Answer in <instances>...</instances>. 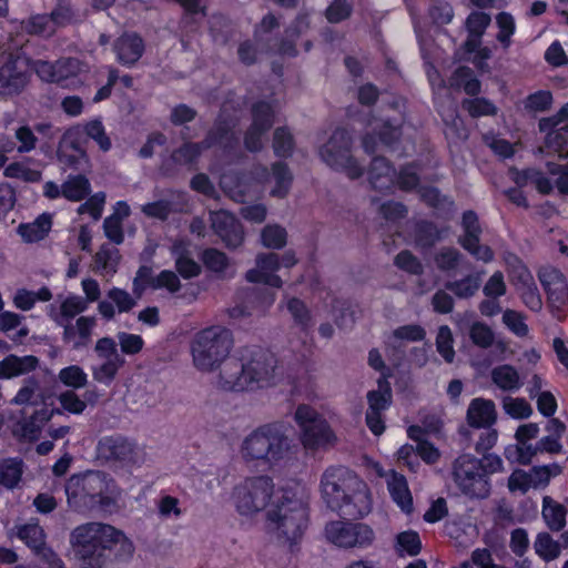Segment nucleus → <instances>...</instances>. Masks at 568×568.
<instances>
[{
  "instance_id": "obj_6",
  "label": "nucleus",
  "mask_w": 568,
  "mask_h": 568,
  "mask_svg": "<svg viewBox=\"0 0 568 568\" xmlns=\"http://www.w3.org/2000/svg\"><path fill=\"white\" fill-rule=\"evenodd\" d=\"M232 346V332L226 327L203 328L196 333L191 344L193 363L200 371L212 372L229 356Z\"/></svg>"
},
{
  "instance_id": "obj_41",
  "label": "nucleus",
  "mask_w": 568,
  "mask_h": 568,
  "mask_svg": "<svg viewBox=\"0 0 568 568\" xmlns=\"http://www.w3.org/2000/svg\"><path fill=\"white\" fill-rule=\"evenodd\" d=\"M295 139L287 126H277L273 132L272 149L278 159H290L295 150Z\"/></svg>"
},
{
  "instance_id": "obj_43",
  "label": "nucleus",
  "mask_w": 568,
  "mask_h": 568,
  "mask_svg": "<svg viewBox=\"0 0 568 568\" xmlns=\"http://www.w3.org/2000/svg\"><path fill=\"white\" fill-rule=\"evenodd\" d=\"M286 307L292 315L294 324L298 326L301 332L307 334L313 326V317L305 302L298 297H291L287 301Z\"/></svg>"
},
{
  "instance_id": "obj_13",
  "label": "nucleus",
  "mask_w": 568,
  "mask_h": 568,
  "mask_svg": "<svg viewBox=\"0 0 568 568\" xmlns=\"http://www.w3.org/2000/svg\"><path fill=\"white\" fill-rule=\"evenodd\" d=\"M32 59L26 53L11 52L0 65V97L13 98L24 91L31 79Z\"/></svg>"
},
{
  "instance_id": "obj_16",
  "label": "nucleus",
  "mask_w": 568,
  "mask_h": 568,
  "mask_svg": "<svg viewBox=\"0 0 568 568\" xmlns=\"http://www.w3.org/2000/svg\"><path fill=\"white\" fill-rule=\"evenodd\" d=\"M211 227L224 245L234 250L244 242V229L240 220L227 210H217L210 213Z\"/></svg>"
},
{
  "instance_id": "obj_49",
  "label": "nucleus",
  "mask_w": 568,
  "mask_h": 568,
  "mask_svg": "<svg viewBox=\"0 0 568 568\" xmlns=\"http://www.w3.org/2000/svg\"><path fill=\"white\" fill-rule=\"evenodd\" d=\"M263 246L273 250H281L286 245L287 232L278 224H268L261 232Z\"/></svg>"
},
{
  "instance_id": "obj_2",
  "label": "nucleus",
  "mask_w": 568,
  "mask_h": 568,
  "mask_svg": "<svg viewBox=\"0 0 568 568\" xmlns=\"http://www.w3.org/2000/svg\"><path fill=\"white\" fill-rule=\"evenodd\" d=\"M321 493L327 508L343 518L361 519L372 510L367 484L346 466L333 465L324 470Z\"/></svg>"
},
{
  "instance_id": "obj_33",
  "label": "nucleus",
  "mask_w": 568,
  "mask_h": 568,
  "mask_svg": "<svg viewBox=\"0 0 568 568\" xmlns=\"http://www.w3.org/2000/svg\"><path fill=\"white\" fill-rule=\"evenodd\" d=\"M541 515L551 531H561L566 527L567 508L550 496L542 498Z\"/></svg>"
},
{
  "instance_id": "obj_36",
  "label": "nucleus",
  "mask_w": 568,
  "mask_h": 568,
  "mask_svg": "<svg viewBox=\"0 0 568 568\" xmlns=\"http://www.w3.org/2000/svg\"><path fill=\"white\" fill-rule=\"evenodd\" d=\"M91 183L83 174H70L62 183V196L71 202H79L91 194Z\"/></svg>"
},
{
  "instance_id": "obj_32",
  "label": "nucleus",
  "mask_w": 568,
  "mask_h": 568,
  "mask_svg": "<svg viewBox=\"0 0 568 568\" xmlns=\"http://www.w3.org/2000/svg\"><path fill=\"white\" fill-rule=\"evenodd\" d=\"M51 227V215L42 213L31 223H21L18 226V234L26 243H38L49 234Z\"/></svg>"
},
{
  "instance_id": "obj_25",
  "label": "nucleus",
  "mask_w": 568,
  "mask_h": 568,
  "mask_svg": "<svg viewBox=\"0 0 568 568\" xmlns=\"http://www.w3.org/2000/svg\"><path fill=\"white\" fill-rule=\"evenodd\" d=\"M45 532L38 524H24L18 529V538L29 547L34 555L43 558L54 556V551L45 542Z\"/></svg>"
},
{
  "instance_id": "obj_57",
  "label": "nucleus",
  "mask_w": 568,
  "mask_h": 568,
  "mask_svg": "<svg viewBox=\"0 0 568 568\" xmlns=\"http://www.w3.org/2000/svg\"><path fill=\"white\" fill-rule=\"evenodd\" d=\"M153 268L150 265H140L132 282V292L136 298H140L148 288L153 290L154 285Z\"/></svg>"
},
{
  "instance_id": "obj_60",
  "label": "nucleus",
  "mask_w": 568,
  "mask_h": 568,
  "mask_svg": "<svg viewBox=\"0 0 568 568\" xmlns=\"http://www.w3.org/2000/svg\"><path fill=\"white\" fill-rule=\"evenodd\" d=\"M516 292L519 294L523 303L532 312H539L542 307V300L539 293V290L537 287V284L534 281L530 283H527L525 285H520L519 287L515 288Z\"/></svg>"
},
{
  "instance_id": "obj_48",
  "label": "nucleus",
  "mask_w": 568,
  "mask_h": 568,
  "mask_svg": "<svg viewBox=\"0 0 568 568\" xmlns=\"http://www.w3.org/2000/svg\"><path fill=\"white\" fill-rule=\"evenodd\" d=\"M468 336L475 346L483 349L491 347L495 342V333L493 328L480 321H475L470 325Z\"/></svg>"
},
{
  "instance_id": "obj_31",
  "label": "nucleus",
  "mask_w": 568,
  "mask_h": 568,
  "mask_svg": "<svg viewBox=\"0 0 568 568\" xmlns=\"http://www.w3.org/2000/svg\"><path fill=\"white\" fill-rule=\"evenodd\" d=\"M483 271H477L459 280L447 281L444 287L452 292L457 298L468 300L479 291L483 283Z\"/></svg>"
},
{
  "instance_id": "obj_12",
  "label": "nucleus",
  "mask_w": 568,
  "mask_h": 568,
  "mask_svg": "<svg viewBox=\"0 0 568 568\" xmlns=\"http://www.w3.org/2000/svg\"><path fill=\"white\" fill-rule=\"evenodd\" d=\"M274 491V483L270 476L261 475L246 478L235 486L233 498L237 513L252 516L263 510L270 503Z\"/></svg>"
},
{
  "instance_id": "obj_56",
  "label": "nucleus",
  "mask_w": 568,
  "mask_h": 568,
  "mask_svg": "<svg viewBox=\"0 0 568 568\" xmlns=\"http://www.w3.org/2000/svg\"><path fill=\"white\" fill-rule=\"evenodd\" d=\"M84 133L97 142L103 152H108L111 146V140L105 132V128L100 119H93L84 124Z\"/></svg>"
},
{
  "instance_id": "obj_34",
  "label": "nucleus",
  "mask_w": 568,
  "mask_h": 568,
  "mask_svg": "<svg viewBox=\"0 0 568 568\" xmlns=\"http://www.w3.org/2000/svg\"><path fill=\"white\" fill-rule=\"evenodd\" d=\"M250 112L252 118L250 125L263 131H270L273 128L276 111L271 101L261 99L253 102L251 104Z\"/></svg>"
},
{
  "instance_id": "obj_22",
  "label": "nucleus",
  "mask_w": 568,
  "mask_h": 568,
  "mask_svg": "<svg viewBox=\"0 0 568 568\" xmlns=\"http://www.w3.org/2000/svg\"><path fill=\"white\" fill-rule=\"evenodd\" d=\"M113 49L118 62L121 65L131 68L144 54L145 43L139 33L125 32L115 40Z\"/></svg>"
},
{
  "instance_id": "obj_50",
  "label": "nucleus",
  "mask_w": 568,
  "mask_h": 568,
  "mask_svg": "<svg viewBox=\"0 0 568 568\" xmlns=\"http://www.w3.org/2000/svg\"><path fill=\"white\" fill-rule=\"evenodd\" d=\"M58 377L64 386L73 389L82 388L88 383V375L79 365L63 367L60 369Z\"/></svg>"
},
{
  "instance_id": "obj_30",
  "label": "nucleus",
  "mask_w": 568,
  "mask_h": 568,
  "mask_svg": "<svg viewBox=\"0 0 568 568\" xmlns=\"http://www.w3.org/2000/svg\"><path fill=\"white\" fill-rule=\"evenodd\" d=\"M387 488L393 501L402 511L410 514L414 510L413 496L404 475L394 471L390 479L387 481Z\"/></svg>"
},
{
  "instance_id": "obj_55",
  "label": "nucleus",
  "mask_w": 568,
  "mask_h": 568,
  "mask_svg": "<svg viewBox=\"0 0 568 568\" xmlns=\"http://www.w3.org/2000/svg\"><path fill=\"white\" fill-rule=\"evenodd\" d=\"M552 101L549 90H538L527 95L524 106L528 112H546L551 108Z\"/></svg>"
},
{
  "instance_id": "obj_38",
  "label": "nucleus",
  "mask_w": 568,
  "mask_h": 568,
  "mask_svg": "<svg viewBox=\"0 0 568 568\" xmlns=\"http://www.w3.org/2000/svg\"><path fill=\"white\" fill-rule=\"evenodd\" d=\"M378 141L385 146L396 145L403 135V120L397 118H386L381 124L374 128Z\"/></svg>"
},
{
  "instance_id": "obj_58",
  "label": "nucleus",
  "mask_w": 568,
  "mask_h": 568,
  "mask_svg": "<svg viewBox=\"0 0 568 568\" xmlns=\"http://www.w3.org/2000/svg\"><path fill=\"white\" fill-rule=\"evenodd\" d=\"M561 473V467L554 463L551 465L534 466L529 471L531 487H546L550 479Z\"/></svg>"
},
{
  "instance_id": "obj_39",
  "label": "nucleus",
  "mask_w": 568,
  "mask_h": 568,
  "mask_svg": "<svg viewBox=\"0 0 568 568\" xmlns=\"http://www.w3.org/2000/svg\"><path fill=\"white\" fill-rule=\"evenodd\" d=\"M23 462L18 457H8L0 460V485L13 489L21 480Z\"/></svg>"
},
{
  "instance_id": "obj_53",
  "label": "nucleus",
  "mask_w": 568,
  "mask_h": 568,
  "mask_svg": "<svg viewBox=\"0 0 568 568\" xmlns=\"http://www.w3.org/2000/svg\"><path fill=\"white\" fill-rule=\"evenodd\" d=\"M535 550L540 558L550 561L559 556L560 546L548 532H540L535 541Z\"/></svg>"
},
{
  "instance_id": "obj_23",
  "label": "nucleus",
  "mask_w": 568,
  "mask_h": 568,
  "mask_svg": "<svg viewBox=\"0 0 568 568\" xmlns=\"http://www.w3.org/2000/svg\"><path fill=\"white\" fill-rule=\"evenodd\" d=\"M204 150L207 149L204 148L202 141L184 142L181 146L173 150L169 159L162 161L160 165V173L166 178L173 176L175 173V164L193 165L197 162Z\"/></svg>"
},
{
  "instance_id": "obj_26",
  "label": "nucleus",
  "mask_w": 568,
  "mask_h": 568,
  "mask_svg": "<svg viewBox=\"0 0 568 568\" xmlns=\"http://www.w3.org/2000/svg\"><path fill=\"white\" fill-rule=\"evenodd\" d=\"M176 274L184 280L197 277L202 266L192 257V253L184 242H176L171 248Z\"/></svg>"
},
{
  "instance_id": "obj_3",
  "label": "nucleus",
  "mask_w": 568,
  "mask_h": 568,
  "mask_svg": "<svg viewBox=\"0 0 568 568\" xmlns=\"http://www.w3.org/2000/svg\"><path fill=\"white\" fill-rule=\"evenodd\" d=\"M290 494L284 491L281 499L266 511V529L294 552L308 528L310 509L306 503Z\"/></svg>"
},
{
  "instance_id": "obj_28",
  "label": "nucleus",
  "mask_w": 568,
  "mask_h": 568,
  "mask_svg": "<svg viewBox=\"0 0 568 568\" xmlns=\"http://www.w3.org/2000/svg\"><path fill=\"white\" fill-rule=\"evenodd\" d=\"M39 365L34 355H8L0 361V379H10L33 372Z\"/></svg>"
},
{
  "instance_id": "obj_63",
  "label": "nucleus",
  "mask_w": 568,
  "mask_h": 568,
  "mask_svg": "<svg viewBox=\"0 0 568 568\" xmlns=\"http://www.w3.org/2000/svg\"><path fill=\"white\" fill-rule=\"evenodd\" d=\"M123 364V358H118V361L108 359L99 367L93 369V378L99 383L110 385L114 381L119 368Z\"/></svg>"
},
{
  "instance_id": "obj_47",
  "label": "nucleus",
  "mask_w": 568,
  "mask_h": 568,
  "mask_svg": "<svg viewBox=\"0 0 568 568\" xmlns=\"http://www.w3.org/2000/svg\"><path fill=\"white\" fill-rule=\"evenodd\" d=\"M200 258L207 271L216 274L224 273L230 266L227 255L215 247L204 248Z\"/></svg>"
},
{
  "instance_id": "obj_4",
  "label": "nucleus",
  "mask_w": 568,
  "mask_h": 568,
  "mask_svg": "<svg viewBox=\"0 0 568 568\" xmlns=\"http://www.w3.org/2000/svg\"><path fill=\"white\" fill-rule=\"evenodd\" d=\"M246 363L232 359L221 369L219 384L229 392L253 390L268 382L276 366L274 355L262 347H254Z\"/></svg>"
},
{
  "instance_id": "obj_35",
  "label": "nucleus",
  "mask_w": 568,
  "mask_h": 568,
  "mask_svg": "<svg viewBox=\"0 0 568 568\" xmlns=\"http://www.w3.org/2000/svg\"><path fill=\"white\" fill-rule=\"evenodd\" d=\"M395 187L409 193L418 191L420 187L419 164L415 161L400 165L399 170L395 169Z\"/></svg>"
},
{
  "instance_id": "obj_20",
  "label": "nucleus",
  "mask_w": 568,
  "mask_h": 568,
  "mask_svg": "<svg viewBox=\"0 0 568 568\" xmlns=\"http://www.w3.org/2000/svg\"><path fill=\"white\" fill-rule=\"evenodd\" d=\"M234 125L232 120L219 114L213 126L202 140V144L207 150L219 145L225 153H231L239 146V139L233 131Z\"/></svg>"
},
{
  "instance_id": "obj_21",
  "label": "nucleus",
  "mask_w": 568,
  "mask_h": 568,
  "mask_svg": "<svg viewBox=\"0 0 568 568\" xmlns=\"http://www.w3.org/2000/svg\"><path fill=\"white\" fill-rule=\"evenodd\" d=\"M368 183L372 190L388 195L395 189V166L385 156H373L368 171Z\"/></svg>"
},
{
  "instance_id": "obj_61",
  "label": "nucleus",
  "mask_w": 568,
  "mask_h": 568,
  "mask_svg": "<svg viewBox=\"0 0 568 568\" xmlns=\"http://www.w3.org/2000/svg\"><path fill=\"white\" fill-rule=\"evenodd\" d=\"M394 264L399 270L412 275H422L424 273V266L422 262L409 250L400 251L395 256Z\"/></svg>"
},
{
  "instance_id": "obj_64",
  "label": "nucleus",
  "mask_w": 568,
  "mask_h": 568,
  "mask_svg": "<svg viewBox=\"0 0 568 568\" xmlns=\"http://www.w3.org/2000/svg\"><path fill=\"white\" fill-rule=\"evenodd\" d=\"M106 296L115 305L119 313H128L136 305V297L131 296L125 290L120 287L110 288Z\"/></svg>"
},
{
  "instance_id": "obj_8",
  "label": "nucleus",
  "mask_w": 568,
  "mask_h": 568,
  "mask_svg": "<svg viewBox=\"0 0 568 568\" xmlns=\"http://www.w3.org/2000/svg\"><path fill=\"white\" fill-rule=\"evenodd\" d=\"M353 138L346 128H336L318 154L332 170L345 173L349 180L363 176L365 170L352 155Z\"/></svg>"
},
{
  "instance_id": "obj_15",
  "label": "nucleus",
  "mask_w": 568,
  "mask_h": 568,
  "mask_svg": "<svg viewBox=\"0 0 568 568\" xmlns=\"http://www.w3.org/2000/svg\"><path fill=\"white\" fill-rule=\"evenodd\" d=\"M464 234L458 239L460 246L475 258L488 263L494 258V251L488 245L480 244L483 229L477 213L467 210L462 215Z\"/></svg>"
},
{
  "instance_id": "obj_14",
  "label": "nucleus",
  "mask_w": 568,
  "mask_h": 568,
  "mask_svg": "<svg viewBox=\"0 0 568 568\" xmlns=\"http://www.w3.org/2000/svg\"><path fill=\"white\" fill-rule=\"evenodd\" d=\"M324 532L327 541L339 548L367 547L375 536L368 525L344 520L328 521Z\"/></svg>"
},
{
  "instance_id": "obj_37",
  "label": "nucleus",
  "mask_w": 568,
  "mask_h": 568,
  "mask_svg": "<svg viewBox=\"0 0 568 568\" xmlns=\"http://www.w3.org/2000/svg\"><path fill=\"white\" fill-rule=\"evenodd\" d=\"M271 171L275 182L271 195L278 199L286 197L294 180L288 165L284 161H276L271 164Z\"/></svg>"
},
{
  "instance_id": "obj_29",
  "label": "nucleus",
  "mask_w": 568,
  "mask_h": 568,
  "mask_svg": "<svg viewBox=\"0 0 568 568\" xmlns=\"http://www.w3.org/2000/svg\"><path fill=\"white\" fill-rule=\"evenodd\" d=\"M67 61L58 60L55 62L37 60L31 62V72L34 71L40 80L47 83L62 85L69 79Z\"/></svg>"
},
{
  "instance_id": "obj_10",
  "label": "nucleus",
  "mask_w": 568,
  "mask_h": 568,
  "mask_svg": "<svg viewBox=\"0 0 568 568\" xmlns=\"http://www.w3.org/2000/svg\"><path fill=\"white\" fill-rule=\"evenodd\" d=\"M294 418L301 430V444L306 450L327 449L336 443L337 438L331 425L312 406L298 405Z\"/></svg>"
},
{
  "instance_id": "obj_11",
  "label": "nucleus",
  "mask_w": 568,
  "mask_h": 568,
  "mask_svg": "<svg viewBox=\"0 0 568 568\" xmlns=\"http://www.w3.org/2000/svg\"><path fill=\"white\" fill-rule=\"evenodd\" d=\"M449 81L450 87L463 88L467 95L473 97L462 101V108L468 113L469 116L478 119L481 116L497 115V105L488 98L478 97L481 91V82L475 75L473 69L466 65L456 68Z\"/></svg>"
},
{
  "instance_id": "obj_45",
  "label": "nucleus",
  "mask_w": 568,
  "mask_h": 568,
  "mask_svg": "<svg viewBox=\"0 0 568 568\" xmlns=\"http://www.w3.org/2000/svg\"><path fill=\"white\" fill-rule=\"evenodd\" d=\"M414 235L416 244L423 248H430L440 239V232L436 224L427 220L416 223Z\"/></svg>"
},
{
  "instance_id": "obj_19",
  "label": "nucleus",
  "mask_w": 568,
  "mask_h": 568,
  "mask_svg": "<svg viewBox=\"0 0 568 568\" xmlns=\"http://www.w3.org/2000/svg\"><path fill=\"white\" fill-rule=\"evenodd\" d=\"M97 450L101 458L125 465L133 463L136 455L135 443L120 434L102 437L98 443Z\"/></svg>"
},
{
  "instance_id": "obj_7",
  "label": "nucleus",
  "mask_w": 568,
  "mask_h": 568,
  "mask_svg": "<svg viewBox=\"0 0 568 568\" xmlns=\"http://www.w3.org/2000/svg\"><path fill=\"white\" fill-rule=\"evenodd\" d=\"M287 449V437L277 423L260 426L242 444V455L246 462L263 460L268 465L283 459Z\"/></svg>"
},
{
  "instance_id": "obj_17",
  "label": "nucleus",
  "mask_w": 568,
  "mask_h": 568,
  "mask_svg": "<svg viewBox=\"0 0 568 568\" xmlns=\"http://www.w3.org/2000/svg\"><path fill=\"white\" fill-rule=\"evenodd\" d=\"M256 267L245 273L250 283L264 284L271 288H281L282 278L275 274L281 268L280 255L276 253H260L255 258Z\"/></svg>"
},
{
  "instance_id": "obj_52",
  "label": "nucleus",
  "mask_w": 568,
  "mask_h": 568,
  "mask_svg": "<svg viewBox=\"0 0 568 568\" xmlns=\"http://www.w3.org/2000/svg\"><path fill=\"white\" fill-rule=\"evenodd\" d=\"M436 348L439 355L444 358V361L448 364L454 362L455 358V349H454V338L453 333L447 325H442L438 328L436 336Z\"/></svg>"
},
{
  "instance_id": "obj_54",
  "label": "nucleus",
  "mask_w": 568,
  "mask_h": 568,
  "mask_svg": "<svg viewBox=\"0 0 568 568\" xmlns=\"http://www.w3.org/2000/svg\"><path fill=\"white\" fill-rule=\"evenodd\" d=\"M498 27L497 40L506 49L511 44V37L516 31V23L514 17L509 12H500L496 17Z\"/></svg>"
},
{
  "instance_id": "obj_44",
  "label": "nucleus",
  "mask_w": 568,
  "mask_h": 568,
  "mask_svg": "<svg viewBox=\"0 0 568 568\" xmlns=\"http://www.w3.org/2000/svg\"><path fill=\"white\" fill-rule=\"evenodd\" d=\"M21 29L29 36L50 38L54 34L47 13L31 14L21 21Z\"/></svg>"
},
{
  "instance_id": "obj_42",
  "label": "nucleus",
  "mask_w": 568,
  "mask_h": 568,
  "mask_svg": "<svg viewBox=\"0 0 568 568\" xmlns=\"http://www.w3.org/2000/svg\"><path fill=\"white\" fill-rule=\"evenodd\" d=\"M491 381L497 387L505 392L517 390L521 386L517 369L509 364L495 367L491 371Z\"/></svg>"
},
{
  "instance_id": "obj_18",
  "label": "nucleus",
  "mask_w": 568,
  "mask_h": 568,
  "mask_svg": "<svg viewBox=\"0 0 568 568\" xmlns=\"http://www.w3.org/2000/svg\"><path fill=\"white\" fill-rule=\"evenodd\" d=\"M538 278L552 307L560 310L568 304V283L560 270L544 266L538 271Z\"/></svg>"
},
{
  "instance_id": "obj_5",
  "label": "nucleus",
  "mask_w": 568,
  "mask_h": 568,
  "mask_svg": "<svg viewBox=\"0 0 568 568\" xmlns=\"http://www.w3.org/2000/svg\"><path fill=\"white\" fill-rule=\"evenodd\" d=\"M503 469V459L496 454L477 458L471 454L459 455L453 464V476L460 491L484 499L491 490L490 476Z\"/></svg>"
},
{
  "instance_id": "obj_46",
  "label": "nucleus",
  "mask_w": 568,
  "mask_h": 568,
  "mask_svg": "<svg viewBox=\"0 0 568 568\" xmlns=\"http://www.w3.org/2000/svg\"><path fill=\"white\" fill-rule=\"evenodd\" d=\"M395 547L399 555L417 556L422 550L419 534L415 530L399 532L395 539Z\"/></svg>"
},
{
  "instance_id": "obj_51",
  "label": "nucleus",
  "mask_w": 568,
  "mask_h": 568,
  "mask_svg": "<svg viewBox=\"0 0 568 568\" xmlns=\"http://www.w3.org/2000/svg\"><path fill=\"white\" fill-rule=\"evenodd\" d=\"M353 4L348 0H333L325 9L324 17L332 24L341 23L351 18Z\"/></svg>"
},
{
  "instance_id": "obj_40",
  "label": "nucleus",
  "mask_w": 568,
  "mask_h": 568,
  "mask_svg": "<svg viewBox=\"0 0 568 568\" xmlns=\"http://www.w3.org/2000/svg\"><path fill=\"white\" fill-rule=\"evenodd\" d=\"M505 263L509 280L515 288L527 283L531 284V281L535 280L528 266L518 255L514 253L508 254L505 258Z\"/></svg>"
},
{
  "instance_id": "obj_1",
  "label": "nucleus",
  "mask_w": 568,
  "mask_h": 568,
  "mask_svg": "<svg viewBox=\"0 0 568 568\" xmlns=\"http://www.w3.org/2000/svg\"><path fill=\"white\" fill-rule=\"evenodd\" d=\"M70 545L83 568H108L113 560L130 558L134 550L132 541L122 530L97 521L73 528Z\"/></svg>"
},
{
  "instance_id": "obj_24",
  "label": "nucleus",
  "mask_w": 568,
  "mask_h": 568,
  "mask_svg": "<svg viewBox=\"0 0 568 568\" xmlns=\"http://www.w3.org/2000/svg\"><path fill=\"white\" fill-rule=\"evenodd\" d=\"M466 420L473 428H490L497 420L495 403L481 397L471 399L467 408Z\"/></svg>"
},
{
  "instance_id": "obj_62",
  "label": "nucleus",
  "mask_w": 568,
  "mask_h": 568,
  "mask_svg": "<svg viewBox=\"0 0 568 568\" xmlns=\"http://www.w3.org/2000/svg\"><path fill=\"white\" fill-rule=\"evenodd\" d=\"M545 146L559 154L568 151V124L550 130L545 136Z\"/></svg>"
},
{
  "instance_id": "obj_27",
  "label": "nucleus",
  "mask_w": 568,
  "mask_h": 568,
  "mask_svg": "<svg viewBox=\"0 0 568 568\" xmlns=\"http://www.w3.org/2000/svg\"><path fill=\"white\" fill-rule=\"evenodd\" d=\"M417 193L420 201L428 207L434 209L438 216L449 219L455 210V202L449 196L442 194L437 186L420 185Z\"/></svg>"
},
{
  "instance_id": "obj_59",
  "label": "nucleus",
  "mask_w": 568,
  "mask_h": 568,
  "mask_svg": "<svg viewBox=\"0 0 568 568\" xmlns=\"http://www.w3.org/2000/svg\"><path fill=\"white\" fill-rule=\"evenodd\" d=\"M462 258V253L455 247H443L434 257L436 266L442 272L455 271Z\"/></svg>"
},
{
  "instance_id": "obj_9",
  "label": "nucleus",
  "mask_w": 568,
  "mask_h": 568,
  "mask_svg": "<svg viewBox=\"0 0 568 568\" xmlns=\"http://www.w3.org/2000/svg\"><path fill=\"white\" fill-rule=\"evenodd\" d=\"M71 479L67 487L68 504L77 511H83L95 506H109L106 476L102 471H89L81 477Z\"/></svg>"
}]
</instances>
